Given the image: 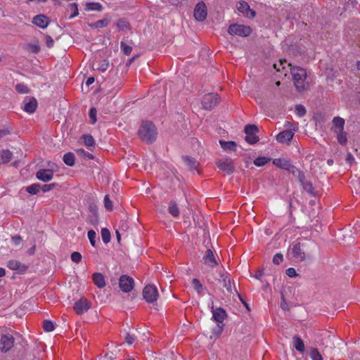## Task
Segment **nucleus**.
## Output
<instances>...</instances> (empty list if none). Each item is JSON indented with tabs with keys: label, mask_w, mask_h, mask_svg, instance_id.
Here are the masks:
<instances>
[{
	"label": "nucleus",
	"mask_w": 360,
	"mask_h": 360,
	"mask_svg": "<svg viewBox=\"0 0 360 360\" xmlns=\"http://www.w3.org/2000/svg\"><path fill=\"white\" fill-rule=\"evenodd\" d=\"M168 212L174 217H177L179 215V209L175 201L172 200L169 203Z\"/></svg>",
	"instance_id": "nucleus-28"
},
{
	"label": "nucleus",
	"mask_w": 360,
	"mask_h": 360,
	"mask_svg": "<svg viewBox=\"0 0 360 360\" xmlns=\"http://www.w3.org/2000/svg\"><path fill=\"white\" fill-rule=\"evenodd\" d=\"M63 162L68 166L72 167L75 163V155L71 153H67L63 155Z\"/></svg>",
	"instance_id": "nucleus-30"
},
{
	"label": "nucleus",
	"mask_w": 360,
	"mask_h": 360,
	"mask_svg": "<svg viewBox=\"0 0 360 360\" xmlns=\"http://www.w3.org/2000/svg\"><path fill=\"white\" fill-rule=\"evenodd\" d=\"M290 172H291L295 176H296L299 181H303L305 177V175L303 172L300 171L299 169L296 168L294 165H291L290 169H288Z\"/></svg>",
	"instance_id": "nucleus-31"
},
{
	"label": "nucleus",
	"mask_w": 360,
	"mask_h": 360,
	"mask_svg": "<svg viewBox=\"0 0 360 360\" xmlns=\"http://www.w3.org/2000/svg\"><path fill=\"white\" fill-rule=\"evenodd\" d=\"M117 26L120 30L124 31L129 29L130 24L125 19L121 18L117 20Z\"/></svg>",
	"instance_id": "nucleus-37"
},
{
	"label": "nucleus",
	"mask_w": 360,
	"mask_h": 360,
	"mask_svg": "<svg viewBox=\"0 0 360 360\" xmlns=\"http://www.w3.org/2000/svg\"><path fill=\"white\" fill-rule=\"evenodd\" d=\"M101 237L104 243L107 244L110 241L111 235L110 231L106 228L101 229Z\"/></svg>",
	"instance_id": "nucleus-38"
},
{
	"label": "nucleus",
	"mask_w": 360,
	"mask_h": 360,
	"mask_svg": "<svg viewBox=\"0 0 360 360\" xmlns=\"http://www.w3.org/2000/svg\"><path fill=\"white\" fill-rule=\"evenodd\" d=\"M104 206L107 210L111 211L112 210V202L108 195H106L104 198Z\"/></svg>",
	"instance_id": "nucleus-53"
},
{
	"label": "nucleus",
	"mask_w": 360,
	"mask_h": 360,
	"mask_svg": "<svg viewBox=\"0 0 360 360\" xmlns=\"http://www.w3.org/2000/svg\"><path fill=\"white\" fill-rule=\"evenodd\" d=\"M88 238L89 239L90 243L93 247L96 246V233L94 230H90L88 231Z\"/></svg>",
	"instance_id": "nucleus-51"
},
{
	"label": "nucleus",
	"mask_w": 360,
	"mask_h": 360,
	"mask_svg": "<svg viewBox=\"0 0 360 360\" xmlns=\"http://www.w3.org/2000/svg\"><path fill=\"white\" fill-rule=\"evenodd\" d=\"M75 152L78 155L84 158V159L93 160L94 158V156L91 153L85 151L82 148L77 149Z\"/></svg>",
	"instance_id": "nucleus-39"
},
{
	"label": "nucleus",
	"mask_w": 360,
	"mask_h": 360,
	"mask_svg": "<svg viewBox=\"0 0 360 360\" xmlns=\"http://www.w3.org/2000/svg\"><path fill=\"white\" fill-rule=\"evenodd\" d=\"M109 66V63L107 60H104L99 65L98 70L101 72H105Z\"/></svg>",
	"instance_id": "nucleus-62"
},
{
	"label": "nucleus",
	"mask_w": 360,
	"mask_h": 360,
	"mask_svg": "<svg viewBox=\"0 0 360 360\" xmlns=\"http://www.w3.org/2000/svg\"><path fill=\"white\" fill-rule=\"evenodd\" d=\"M71 259L75 263H79L82 261V255L79 252H74L71 254Z\"/></svg>",
	"instance_id": "nucleus-54"
},
{
	"label": "nucleus",
	"mask_w": 360,
	"mask_h": 360,
	"mask_svg": "<svg viewBox=\"0 0 360 360\" xmlns=\"http://www.w3.org/2000/svg\"><path fill=\"white\" fill-rule=\"evenodd\" d=\"M88 210L91 214H98V207L95 203H90L89 205Z\"/></svg>",
	"instance_id": "nucleus-64"
},
{
	"label": "nucleus",
	"mask_w": 360,
	"mask_h": 360,
	"mask_svg": "<svg viewBox=\"0 0 360 360\" xmlns=\"http://www.w3.org/2000/svg\"><path fill=\"white\" fill-rule=\"evenodd\" d=\"M88 10L101 11L103 6L100 3H89L86 4Z\"/></svg>",
	"instance_id": "nucleus-44"
},
{
	"label": "nucleus",
	"mask_w": 360,
	"mask_h": 360,
	"mask_svg": "<svg viewBox=\"0 0 360 360\" xmlns=\"http://www.w3.org/2000/svg\"><path fill=\"white\" fill-rule=\"evenodd\" d=\"M71 11H72V13L69 17V19H72L73 18L79 15L78 11V5L76 3H72L69 5Z\"/></svg>",
	"instance_id": "nucleus-48"
},
{
	"label": "nucleus",
	"mask_w": 360,
	"mask_h": 360,
	"mask_svg": "<svg viewBox=\"0 0 360 360\" xmlns=\"http://www.w3.org/2000/svg\"><path fill=\"white\" fill-rule=\"evenodd\" d=\"M184 162L189 167L191 171L196 170L198 173L199 171L197 169L199 166V162L193 158L188 155H185L182 157Z\"/></svg>",
	"instance_id": "nucleus-22"
},
{
	"label": "nucleus",
	"mask_w": 360,
	"mask_h": 360,
	"mask_svg": "<svg viewBox=\"0 0 360 360\" xmlns=\"http://www.w3.org/2000/svg\"><path fill=\"white\" fill-rule=\"evenodd\" d=\"M88 221L93 224L96 225L98 223V214H91L88 217Z\"/></svg>",
	"instance_id": "nucleus-56"
},
{
	"label": "nucleus",
	"mask_w": 360,
	"mask_h": 360,
	"mask_svg": "<svg viewBox=\"0 0 360 360\" xmlns=\"http://www.w3.org/2000/svg\"><path fill=\"white\" fill-rule=\"evenodd\" d=\"M290 253L295 262H300L311 258L310 253L306 251V245L300 242L292 245Z\"/></svg>",
	"instance_id": "nucleus-3"
},
{
	"label": "nucleus",
	"mask_w": 360,
	"mask_h": 360,
	"mask_svg": "<svg viewBox=\"0 0 360 360\" xmlns=\"http://www.w3.org/2000/svg\"><path fill=\"white\" fill-rule=\"evenodd\" d=\"M138 134L143 141L152 143L157 138V128L151 122H143Z\"/></svg>",
	"instance_id": "nucleus-1"
},
{
	"label": "nucleus",
	"mask_w": 360,
	"mask_h": 360,
	"mask_svg": "<svg viewBox=\"0 0 360 360\" xmlns=\"http://www.w3.org/2000/svg\"><path fill=\"white\" fill-rule=\"evenodd\" d=\"M211 309L213 319L219 323H222L227 316L225 309L221 307L214 309L213 304L212 305Z\"/></svg>",
	"instance_id": "nucleus-15"
},
{
	"label": "nucleus",
	"mask_w": 360,
	"mask_h": 360,
	"mask_svg": "<svg viewBox=\"0 0 360 360\" xmlns=\"http://www.w3.org/2000/svg\"><path fill=\"white\" fill-rule=\"evenodd\" d=\"M37 178L44 182H48L53 179V172L49 169H39L36 174Z\"/></svg>",
	"instance_id": "nucleus-17"
},
{
	"label": "nucleus",
	"mask_w": 360,
	"mask_h": 360,
	"mask_svg": "<svg viewBox=\"0 0 360 360\" xmlns=\"http://www.w3.org/2000/svg\"><path fill=\"white\" fill-rule=\"evenodd\" d=\"M283 64H287V61L285 60H281L278 63H275L274 67L277 71L279 72L281 69H285V67L283 66Z\"/></svg>",
	"instance_id": "nucleus-60"
},
{
	"label": "nucleus",
	"mask_w": 360,
	"mask_h": 360,
	"mask_svg": "<svg viewBox=\"0 0 360 360\" xmlns=\"http://www.w3.org/2000/svg\"><path fill=\"white\" fill-rule=\"evenodd\" d=\"M56 186V183L50 184H44L43 186H41V191L44 193H46L47 191H49L52 189H53Z\"/></svg>",
	"instance_id": "nucleus-58"
},
{
	"label": "nucleus",
	"mask_w": 360,
	"mask_h": 360,
	"mask_svg": "<svg viewBox=\"0 0 360 360\" xmlns=\"http://www.w3.org/2000/svg\"><path fill=\"white\" fill-rule=\"evenodd\" d=\"M34 350L30 347L24 348L23 352H19L16 356L18 358L22 360H34L35 355L34 354Z\"/></svg>",
	"instance_id": "nucleus-20"
},
{
	"label": "nucleus",
	"mask_w": 360,
	"mask_h": 360,
	"mask_svg": "<svg viewBox=\"0 0 360 360\" xmlns=\"http://www.w3.org/2000/svg\"><path fill=\"white\" fill-rule=\"evenodd\" d=\"M46 45L48 48H52L54 45V41L49 35H46L44 37Z\"/></svg>",
	"instance_id": "nucleus-59"
},
{
	"label": "nucleus",
	"mask_w": 360,
	"mask_h": 360,
	"mask_svg": "<svg viewBox=\"0 0 360 360\" xmlns=\"http://www.w3.org/2000/svg\"><path fill=\"white\" fill-rule=\"evenodd\" d=\"M228 32L231 35H238L245 37L250 35L252 29L249 26L232 24L229 26Z\"/></svg>",
	"instance_id": "nucleus-6"
},
{
	"label": "nucleus",
	"mask_w": 360,
	"mask_h": 360,
	"mask_svg": "<svg viewBox=\"0 0 360 360\" xmlns=\"http://www.w3.org/2000/svg\"><path fill=\"white\" fill-rule=\"evenodd\" d=\"M136 340V338L134 337V335H131L129 333H127L126 335H125V341L129 344V345H132Z\"/></svg>",
	"instance_id": "nucleus-61"
},
{
	"label": "nucleus",
	"mask_w": 360,
	"mask_h": 360,
	"mask_svg": "<svg viewBox=\"0 0 360 360\" xmlns=\"http://www.w3.org/2000/svg\"><path fill=\"white\" fill-rule=\"evenodd\" d=\"M119 285L123 292H129L134 285V279L127 275H122L119 279Z\"/></svg>",
	"instance_id": "nucleus-10"
},
{
	"label": "nucleus",
	"mask_w": 360,
	"mask_h": 360,
	"mask_svg": "<svg viewBox=\"0 0 360 360\" xmlns=\"http://www.w3.org/2000/svg\"><path fill=\"white\" fill-rule=\"evenodd\" d=\"M120 49L122 51V52L127 56H129L132 51V47L129 45H127L124 41H121Z\"/></svg>",
	"instance_id": "nucleus-43"
},
{
	"label": "nucleus",
	"mask_w": 360,
	"mask_h": 360,
	"mask_svg": "<svg viewBox=\"0 0 360 360\" xmlns=\"http://www.w3.org/2000/svg\"><path fill=\"white\" fill-rule=\"evenodd\" d=\"M223 330H224L223 326H220L219 324H217L213 328L212 333L214 336L219 337L221 334Z\"/></svg>",
	"instance_id": "nucleus-55"
},
{
	"label": "nucleus",
	"mask_w": 360,
	"mask_h": 360,
	"mask_svg": "<svg viewBox=\"0 0 360 360\" xmlns=\"http://www.w3.org/2000/svg\"><path fill=\"white\" fill-rule=\"evenodd\" d=\"M219 143L221 147L224 150H231V151H235L236 148V143L234 141H225L220 140Z\"/></svg>",
	"instance_id": "nucleus-26"
},
{
	"label": "nucleus",
	"mask_w": 360,
	"mask_h": 360,
	"mask_svg": "<svg viewBox=\"0 0 360 360\" xmlns=\"http://www.w3.org/2000/svg\"><path fill=\"white\" fill-rule=\"evenodd\" d=\"M301 185L302 186V188L304 191H306L307 193H310L312 195H315L314 193V188L312 185V184L309 181H306V178L304 177L303 181H300Z\"/></svg>",
	"instance_id": "nucleus-32"
},
{
	"label": "nucleus",
	"mask_w": 360,
	"mask_h": 360,
	"mask_svg": "<svg viewBox=\"0 0 360 360\" xmlns=\"http://www.w3.org/2000/svg\"><path fill=\"white\" fill-rule=\"evenodd\" d=\"M295 112L299 117H303L306 115V108L302 105H295Z\"/></svg>",
	"instance_id": "nucleus-49"
},
{
	"label": "nucleus",
	"mask_w": 360,
	"mask_h": 360,
	"mask_svg": "<svg viewBox=\"0 0 360 360\" xmlns=\"http://www.w3.org/2000/svg\"><path fill=\"white\" fill-rule=\"evenodd\" d=\"M216 165L220 170L228 175L233 174L235 171V164L231 158L219 159L217 160Z\"/></svg>",
	"instance_id": "nucleus-7"
},
{
	"label": "nucleus",
	"mask_w": 360,
	"mask_h": 360,
	"mask_svg": "<svg viewBox=\"0 0 360 360\" xmlns=\"http://www.w3.org/2000/svg\"><path fill=\"white\" fill-rule=\"evenodd\" d=\"M294 347L300 352H304V344L302 340L298 336H294L293 338Z\"/></svg>",
	"instance_id": "nucleus-29"
},
{
	"label": "nucleus",
	"mask_w": 360,
	"mask_h": 360,
	"mask_svg": "<svg viewBox=\"0 0 360 360\" xmlns=\"http://www.w3.org/2000/svg\"><path fill=\"white\" fill-rule=\"evenodd\" d=\"M23 103V110L30 114L34 112L38 105L37 101L34 97H25Z\"/></svg>",
	"instance_id": "nucleus-14"
},
{
	"label": "nucleus",
	"mask_w": 360,
	"mask_h": 360,
	"mask_svg": "<svg viewBox=\"0 0 360 360\" xmlns=\"http://www.w3.org/2000/svg\"><path fill=\"white\" fill-rule=\"evenodd\" d=\"M85 146L87 147L94 146L95 145V141L91 135L84 134L82 136Z\"/></svg>",
	"instance_id": "nucleus-40"
},
{
	"label": "nucleus",
	"mask_w": 360,
	"mask_h": 360,
	"mask_svg": "<svg viewBox=\"0 0 360 360\" xmlns=\"http://www.w3.org/2000/svg\"><path fill=\"white\" fill-rule=\"evenodd\" d=\"M204 263L211 267H214L218 264L213 252L210 249L206 250L205 255L203 257Z\"/></svg>",
	"instance_id": "nucleus-21"
},
{
	"label": "nucleus",
	"mask_w": 360,
	"mask_h": 360,
	"mask_svg": "<svg viewBox=\"0 0 360 360\" xmlns=\"http://www.w3.org/2000/svg\"><path fill=\"white\" fill-rule=\"evenodd\" d=\"M337 135V139L340 145L345 146L347 143V134L344 130L340 132H335Z\"/></svg>",
	"instance_id": "nucleus-34"
},
{
	"label": "nucleus",
	"mask_w": 360,
	"mask_h": 360,
	"mask_svg": "<svg viewBox=\"0 0 360 360\" xmlns=\"http://www.w3.org/2000/svg\"><path fill=\"white\" fill-rule=\"evenodd\" d=\"M269 161H270V158L266 157H258L254 160V165L257 167H262L265 165Z\"/></svg>",
	"instance_id": "nucleus-41"
},
{
	"label": "nucleus",
	"mask_w": 360,
	"mask_h": 360,
	"mask_svg": "<svg viewBox=\"0 0 360 360\" xmlns=\"http://www.w3.org/2000/svg\"><path fill=\"white\" fill-rule=\"evenodd\" d=\"M192 285L193 288L197 291L198 293H200L202 290V285L198 278H193L192 280Z\"/></svg>",
	"instance_id": "nucleus-47"
},
{
	"label": "nucleus",
	"mask_w": 360,
	"mask_h": 360,
	"mask_svg": "<svg viewBox=\"0 0 360 360\" xmlns=\"http://www.w3.org/2000/svg\"><path fill=\"white\" fill-rule=\"evenodd\" d=\"M221 277L223 278V285L227 291L231 292V280L227 276L224 277V274H221Z\"/></svg>",
	"instance_id": "nucleus-50"
},
{
	"label": "nucleus",
	"mask_w": 360,
	"mask_h": 360,
	"mask_svg": "<svg viewBox=\"0 0 360 360\" xmlns=\"http://www.w3.org/2000/svg\"><path fill=\"white\" fill-rule=\"evenodd\" d=\"M296 127H293V129H288L280 132L276 136V140L281 143H289L294 136V132L296 131Z\"/></svg>",
	"instance_id": "nucleus-13"
},
{
	"label": "nucleus",
	"mask_w": 360,
	"mask_h": 360,
	"mask_svg": "<svg viewBox=\"0 0 360 360\" xmlns=\"http://www.w3.org/2000/svg\"><path fill=\"white\" fill-rule=\"evenodd\" d=\"M92 279L94 284L99 288H103L105 286V281L104 276L101 273H94L92 275Z\"/></svg>",
	"instance_id": "nucleus-25"
},
{
	"label": "nucleus",
	"mask_w": 360,
	"mask_h": 360,
	"mask_svg": "<svg viewBox=\"0 0 360 360\" xmlns=\"http://www.w3.org/2000/svg\"><path fill=\"white\" fill-rule=\"evenodd\" d=\"M32 22L36 26L44 29L49 25L50 20L45 15L39 14L32 18Z\"/></svg>",
	"instance_id": "nucleus-16"
},
{
	"label": "nucleus",
	"mask_w": 360,
	"mask_h": 360,
	"mask_svg": "<svg viewBox=\"0 0 360 360\" xmlns=\"http://www.w3.org/2000/svg\"><path fill=\"white\" fill-rule=\"evenodd\" d=\"M26 49L27 51L32 53H38L40 51V46L39 41H36L35 43H30L27 44Z\"/></svg>",
	"instance_id": "nucleus-36"
},
{
	"label": "nucleus",
	"mask_w": 360,
	"mask_h": 360,
	"mask_svg": "<svg viewBox=\"0 0 360 360\" xmlns=\"http://www.w3.org/2000/svg\"><path fill=\"white\" fill-rule=\"evenodd\" d=\"M290 72L292 75L294 84L297 91L302 92L307 89L308 83L305 82L307 72L304 68L293 66L290 68Z\"/></svg>",
	"instance_id": "nucleus-2"
},
{
	"label": "nucleus",
	"mask_w": 360,
	"mask_h": 360,
	"mask_svg": "<svg viewBox=\"0 0 360 360\" xmlns=\"http://www.w3.org/2000/svg\"><path fill=\"white\" fill-rule=\"evenodd\" d=\"M245 141L250 144H254L259 141L256 134L259 131L258 127L255 124H248L245 127Z\"/></svg>",
	"instance_id": "nucleus-8"
},
{
	"label": "nucleus",
	"mask_w": 360,
	"mask_h": 360,
	"mask_svg": "<svg viewBox=\"0 0 360 360\" xmlns=\"http://www.w3.org/2000/svg\"><path fill=\"white\" fill-rule=\"evenodd\" d=\"M96 113H97V111H96V109L95 108H91L89 110V116L90 120H91V124H95L96 122V121H97V120H96Z\"/></svg>",
	"instance_id": "nucleus-52"
},
{
	"label": "nucleus",
	"mask_w": 360,
	"mask_h": 360,
	"mask_svg": "<svg viewBox=\"0 0 360 360\" xmlns=\"http://www.w3.org/2000/svg\"><path fill=\"white\" fill-rule=\"evenodd\" d=\"M310 356L312 359V360H323L321 354L316 348L311 349Z\"/></svg>",
	"instance_id": "nucleus-45"
},
{
	"label": "nucleus",
	"mask_w": 360,
	"mask_h": 360,
	"mask_svg": "<svg viewBox=\"0 0 360 360\" xmlns=\"http://www.w3.org/2000/svg\"><path fill=\"white\" fill-rule=\"evenodd\" d=\"M15 90L19 94H28L30 89L24 84H17L15 85Z\"/></svg>",
	"instance_id": "nucleus-42"
},
{
	"label": "nucleus",
	"mask_w": 360,
	"mask_h": 360,
	"mask_svg": "<svg viewBox=\"0 0 360 360\" xmlns=\"http://www.w3.org/2000/svg\"><path fill=\"white\" fill-rule=\"evenodd\" d=\"M286 275L290 278H293L297 276L296 271L294 268L290 267L285 271Z\"/></svg>",
	"instance_id": "nucleus-63"
},
{
	"label": "nucleus",
	"mask_w": 360,
	"mask_h": 360,
	"mask_svg": "<svg viewBox=\"0 0 360 360\" xmlns=\"http://www.w3.org/2000/svg\"><path fill=\"white\" fill-rule=\"evenodd\" d=\"M220 98L217 94L210 93L205 94L202 98V105L205 110H211L219 104Z\"/></svg>",
	"instance_id": "nucleus-5"
},
{
	"label": "nucleus",
	"mask_w": 360,
	"mask_h": 360,
	"mask_svg": "<svg viewBox=\"0 0 360 360\" xmlns=\"http://www.w3.org/2000/svg\"><path fill=\"white\" fill-rule=\"evenodd\" d=\"M283 255L281 253H277L273 257V263L274 264L278 265L283 262Z\"/></svg>",
	"instance_id": "nucleus-57"
},
{
	"label": "nucleus",
	"mask_w": 360,
	"mask_h": 360,
	"mask_svg": "<svg viewBox=\"0 0 360 360\" xmlns=\"http://www.w3.org/2000/svg\"><path fill=\"white\" fill-rule=\"evenodd\" d=\"M25 190L31 195H36L40 191V190H41V188L39 184H33L29 186H27Z\"/></svg>",
	"instance_id": "nucleus-33"
},
{
	"label": "nucleus",
	"mask_w": 360,
	"mask_h": 360,
	"mask_svg": "<svg viewBox=\"0 0 360 360\" xmlns=\"http://www.w3.org/2000/svg\"><path fill=\"white\" fill-rule=\"evenodd\" d=\"M91 307V302L86 298L82 297L75 303L74 310L77 314H82Z\"/></svg>",
	"instance_id": "nucleus-12"
},
{
	"label": "nucleus",
	"mask_w": 360,
	"mask_h": 360,
	"mask_svg": "<svg viewBox=\"0 0 360 360\" xmlns=\"http://www.w3.org/2000/svg\"><path fill=\"white\" fill-rule=\"evenodd\" d=\"M238 10L245 14L248 18H254L256 15L255 11L250 9V6L245 1H242L239 3V6H238Z\"/></svg>",
	"instance_id": "nucleus-19"
},
{
	"label": "nucleus",
	"mask_w": 360,
	"mask_h": 360,
	"mask_svg": "<svg viewBox=\"0 0 360 360\" xmlns=\"http://www.w3.org/2000/svg\"><path fill=\"white\" fill-rule=\"evenodd\" d=\"M110 20L108 19H102L97 20L94 23L90 24L89 26L91 28H103L108 25Z\"/></svg>",
	"instance_id": "nucleus-35"
},
{
	"label": "nucleus",
	"mask_w": 360,
	"mask_h": 360,
	"mask_svg": "<svg viewBox=\"0 0 360 360\" xmlns=\"http://www.w3.org/2000/svg\"><path fill=\"white\" fill-rule=\"evenodd\" d=\"M273 164L276 167L285 170L290 169V166L292 165L290 160L283 158L274 159Z\"/></svg>",
	"instance_id": "nucleus-23"
},
{
	"label": "nucleus",
	"mask_w": 360,
	"mask_h": 360,
	"mask_svg": "<svg viewBox=\"0 0 360 360\" xmlns=\"http://www.w3.org/2000/svg\"><path fill=\"white\" fill-rule=\"evenodd\" d=\"M43 328L46 332H51L54 330L53 323L49 320H45L43 322Z\"/></svg>",
	"instance_id": "nucleus-46"
},
{
	"label": "nucleus",
	"mask_w": 360,
	"mask_h": 360,
	"mask_svg": "<svg viewBox=\"0 0 360 360\" xmlns=\"http://www.w3.org/2000/svg\"><path fill=\"white\" fill-rule=\"evenodd\" d=\"M15 338L12 334L0 328V352H8L14 346Z\"/></svg>",
	"instance_id": "nucleus-4"
},
{
	"label": "nucleus",
	"mask_w": 360,
	"mask_h": 360,
	"mask_svg": "<svg viewBox=\"0 0 360 360\" xmlns=\"http://www.w3.org/2000/svg\"><path fill=\"white\" fill-rule=\"evenodd\" d=\"M207 7L204 2H200L196 4L194 9V17L196 20L202 22L207 18Z\"/></svg>",
	"instance_id": "nucleus-11"
},
{
	"label": "nucleus",
	"mask_w": 360,
	"mask_h": 360,
	"mask_svg": "<svg viewBox=\"0 0 360 360\" xmlns=\"http://www.w3.org/2000/svg\"><path fill=\"white\" fill-rule=\"evenodd\" d=\"M333 127L332 129L334 132H340L344 130L345 120L340 117H335L333 119Z\"/></svg>",
	"instance_id": "nucleus-24"
},
{
	"label": "nucleus",
	"mask_w": 360,
	"mask_h": 360,
	"mask_svg": "<svg viewBox=\"0 0 360 360\" xmlns=\"http://www.w3.org/2000/svg\"><path fill=\"white\" fill-rule=\"evenodd\" d=\"M143 296L148 303H153L157 300L158 297V289L154 285H147L143 290Z\"/></svg>",
	"instance_id": "nucleus-9"
},
{
	"label": "nucleus",
	"mask_w": 360,
	"mask_h": 360,
	"mask_svg": "<svg viewBox=\"0 0 360 360\" xmlns=\"http://www.w3.org/2000/svg\"><path fill=\"white\" fill-rule=\"evenodd\" d=\"M7 266L12 270L18 271V273L22 274L27 271L28 266L22 264L20 262L15 259L8 261Z\"/></svg>",
	"instance_id": "nucleus-18"
},
{
	"label": "nucleus",
	"mask_w": 360,
	"mask_h": 360,
	"mask_svg": "<svg viewBox=\"0 0 360 360\" xmlns=\"http://www.w3.org/2000/svg\"><path fill=\"white\" fill-rule=\"evenodd\" d=\"M0 157L2 160V163L6 164L11 160L13 158V153L8 149L2 150L0 151Z\"/></svg>",
	"instance_id": "nucleus-27"
}]
</instances>
